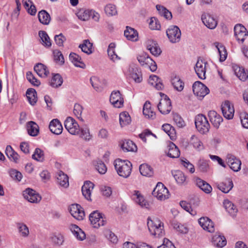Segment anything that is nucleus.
I'll return each instance as SVG.
<instances>
[{
	"label": "nucleus",
	"mask_w": 248,
	"mask_h": 248,
	"mask_svg": "<svg viewBox=\"0 0 248 248\" xmlns=\"http://www.w3.org/2000/svg\"><path fill=\"white\" fill-rule=\"evenodd\" d=\"M115 169L120 176L127 178L132 170V163L127 160L117 159L114 162Z\"/></svg>",
	"instance_id": "nucleus-1"
},
{
	"label": "nucleus",
	"mask_w": 248,
	"mask_h": 248,
	"mask_svg": "<svg viewBox=\"0 0 248 248\" xmlns=\"http://www.w3.org/2000/svg\"><path fill=\"white\" fill-rule=\"evenodd\" d=\"M147 226L149 231L152 235L161 237L164 234L163 224L158 219L153 220L148 218Z\"/></svg>",
	"instance_id": "nucleus-2"
},
{
	"label": "nucleus",
	"mask_w": 248,
	"mask_h": 248,
	"mask_svg": "<svg viewBox=\"0 0 248 248\" xmlns=\"http://www.w3.org/2000/svg\"><path fill=\"white\" fill-rule=\"evenodd\" d=\"M195 124L197 130L202 134L207 133L210 127L207 118L201 114H198L196 116Z\"/></svg>",
	"instance_id": "nucleus-3"
},
{
	"label": "nucleus",
	"mask_w": 248,
	"mask_h": 248,
	"mask_svg": "<svg viewBox=\"0 0 248 248\" xmlns=\"http://www.w3.org/2000/svg\"><path fill=\"white\" fill-rule=\"evenodd\" d=\"M91 224L94 228H99L107 223V219L105 216L97 211H94L89 216Z\"/></svg>",
	"instance_id": "nucleus-4"
},
{
	"label": "nucleus",
	"mask_w": 248,
	"mask_h": 248,
	"mask_svg": "<svg viewBox=\"0 0 248 248\" xmlns=\"http://www.w3.org/2000/svg\"><path fill=\"white\" fill-rule=\"evenodd\" d=\"M153 195L158 200L164 201L170 197L168 189L161 183L158 182L152 192Z\"/></svg>",
	"instance_id": "nucleus-5"
},
{
	"label": "nucleus",
	"mask_w": 248,
	"mask_h": 248,
	"mask_svg": "<svg viewBox=\"0 0 248 248\" xmlns=\"http://www.w3.org/2000/svg\"><path fill=\"white\" fill-rule=\"evenodd\" d=\"M209 68V63L202 59H198L194 67L195 71L198 77L201 79L206 78V72Z\"/></svg>",
	"instance_id": "nucleus-6"
},
{
	"label": "nucleus",
	"mask_w": 248,
	"mask_h": 248,
	"mask_svg": "<svg viewBox=\"0 0 248 248\" xmlns=\"http://www.w3.org/2000/svg\"><path fill=\"white\" fill-rule=\"evenodd\" d=\"M192 87L194 94L200 100L208 94L210 92L207 87L200 81L195 82Z\"/></svg>",
	"instance_id": "nucleus-7"
},
{
	"label": "nucleus",
	"mask_w": 248,
	"mask_h": 248,
	"mask_svg": "<svg viewBox=\"0 0 248 248\" xmlns=\"http://www.w3.org/2000/svg\"><path fill=\"white\" fill-rule=\"evenodd\" d=\"M162 99L157 107L159 111L163 114H168L171 109V102L169 98L165 94L160 93Z\"/></svg>",
	"instance_id": "nucleus-8"
},
{
	"label": "nucleus",
	"mask_w": 248,
	"mask_h": 248,
	"mask_svg": "<svg viewBox=\"0 0 248 248\" xmlns=\"http://www.w3.org/2000/svg\"><path fill=\"white\" fill-rule=\"evenodd\" d=\"M66 129L72 135H79L80 127L77 121L72 117H68L64 122Z\"/></svg>",
	"instance_id": "nucleus-9"
},
{
	"label": "nucleus",
	"mask_w": 248,
	"mask_h": 248,
	"mask_svg": "<svg viewBox=\"0 0 248 248\" xmlns=\"http://www.w3.org/2000/svg\"><path fill=\"white\" fill-rule=\"evenodd\" d=\"M131 199L137 204L142 208L149 209L150 205L149 202L145 199L144 196L138 190H134L131 195Z\"/></svg>",
	"instance_id": "nucleus-10"
},
{
	"label": "nucleus",
	"mask_w": 248,
	"mask_h": 248,
	"mask_svg": "<svg viewBox=\"0 0 248 248\" xmlns=\"http://www.w3.org/2000/svg\"><path fill=\"white\" fill-rule=\"evenodd\" d=\"M126 74L136 83H140L142 80L141 72L136 65H130L126 71Z\"/></svg>",
	"instance_id": "nucleus-11"
},
{
	"label": "nucleus",
	"mask_w": 248,
	"mask_h": 248,
	"mask_svg": "<svg viewBox=\"0 0 248 248\" xmlns=\"http://www.w3.org/2000/svg\"><path fill=\"white\" fill-rule=\"evenodd\" d=\"M167 35L170 41L173 43L178 42L181 38V32L176 26L170 27L166 31Z\"/></svg>",
	"instance_id": "nucleus-12"
},
{
	"label": "nucleus",
	"mask_w": 248,
	"mask_h": 248,
	"mask_svg": "<svg viewBox=\"0 0 248 248\" xmlns=\"http://www.w3.org/2000/svg\"><path fill=\"white\" fill-rule=\"evenodd\" d=\"M23 196L25 199L31 203H38L42 199L41 196L36 191L29 188L23 191Z\"/></svg>",
	"instance_id": "nucleus-13"
},
{
	"label": "nucleus",
	"mask_w": 248,
	"mask_h": 248,
	"mask_svg": "<svg viewBox=\"0 0 248 248\" xmlns=\"http://www.w3.org/2000/svg\"><path fill=\"white\" fill-rule=\"evenodd\" d=\"M221 110L224 117L231 120L233 118L234 108L233 104L228 100L225 101L221 105Z\"/></svg>",
	"instance_id": "nucleus-14"
},
{
	"label": "nucleus",
	"mask_w": 248,
	"mask_h": 248,
	"mask_svg": "<svg viewBox=\"0 0 248 248\" xmlns=\"http://www.w3.org/2000/svg\"><path fill=\"white\" fill-rule=\"evenodd\" d=\"M234 36L236 39L241 43H243L248 36V31L246 28L241 24H237L234 27Z\"/></svg>",
	"instance_id": "nucleus-15"
},
{
	"label": "nucleus",
	"mask_w": 248,
	"mask_h": 248,
	"mask_svg": "<svg viewBox=\"0 0 248 248\" xmlns=\"http://www.w3.org/2000/svg\"><path fill=\"white\" fill-rule=\"evenodd\" d=\"M69 211L71 215L76 219L82 220L85 216V213L83 208L78 204H73L69 207Z\"/></svg>",
	"instance_id": "nucleus-16"
},
{
	"label": "nucleus",
	"mask_w": 248,
	"mask_h": 248,
	"mask_svg": "<svg viewBox=\"0 0 248 248\" xmlns=\"http://www.w3.org/2000/svg\"><path fill=\"white\" fill-rule=\"evenodd\" d=\"M109 101L115 108H120L123 106L124 99L119 91H113L111 93Z\"/></svg>",
	"instance_id": "nucleus-17"
},
{
	"label": "nucleus",
	"mask_w": 248,
	"mask_h": 248,
	"mask_svg": "<svg viewBox=\"0 0 248 248\" xmlns=\"http://www.w3.org/2000/svg\"><path fill=\"white\" fill-rule=\"evenodd\" d=\"M227 162L230 168L234 171H238L241 169V162L233 155L227 156Z\"/></svg>",
	"instance_id": "nucleus-18"
},
{
	"label": "nucleus",
	"mask_w": 248,
	"mask_h": 248,
	"mask_svg": "<svg viewBox=\"0 0 248 248\" xmlns=\"http://www.w3.org/2000/svg\"><path fill=\"white\" fill-rule=\"evenodd\" d=\"M94 185L90 181H86L82 186L81 191L83 196L88 201H91V194L93 189Z\"/></svg>",
	"instance_id": "nucleus-19"
},
{
	"label": "nucleus",
	"mask_w": 248,
	"mask_h": 248,
	"mask_svg": "<svg viewBox=\"0 0 248 248\" xmlns=\"http://www.w3.org/2000/svg\"><path fill=\"white\" fill-rule=\"evenodd\" d=\"M201 18L204 25L209 29H214L217 26V20L208 14H202Z\"/></svg>",
	"instance_id": "nucleus-20"
},
{
	"label": "nucleus",
	"mask_w": 248,
	"mask_h": 248,
	"mask_svg": "<svg viewBox=\"0 0 248 248\" xmlns=\"http://www.w3.org/2000/svg\"><path fill=\"white\" fill-rule=\"evenodd\" d=\"M199 223L203 229L209 232H212L215 230L213 222L207 217H201L199 219Z\"/></svg>",
	"instance_id": "nucleus-21"
},
{
	"label": "nucleus",
	"mask_w": 248,
	"mask_h": 248,
	"mask_svg": "<svg viewBox=\"0 0 248 248\" xmlns=\"http://www.w3.org/2000/svg\"><path fill=\"white\" fill-rule=\"evenodd\" d=\"M68 228L75 237L79 240H83L86 238L85 232L77 225L71 224Z\"/></svg>",
	"instance_id": "nucleus-22"
},
{
	"label": "nucleus",
	"mask_w": 248,
	"mask_h": 248,
	"mask_svg": "<svg viewBox=\"0 0 248 248\" xmlns=\"http://www.w3.org/2000/svg\"><path fill=\"white\" fill-rule=\"evenodd\" d=\"M208 117L211 123L216 128H218L221 123L223 121L221 116L214 110L208 112Z\"/></svg>",
	"instance_id": "nucleus-23"
},
{
	"label": "nucleus",
	"mask_w": 248,
	"mask_h": 248,
	"mask_svg": "<svg viewBox=\"0 0 248 248\" xmlns=\"http://www.w3.org/2000/svg\"><path fill=\"white\" fill-rule=\"evenodd\" d=\"M190 146L197 151H201L204 149V145L200 139L197 136L193 135L191 136L189 140Z\"/></svg>",
	"instance_id": "nucleus-24"
},
{
	"label": "nucleus",
	"mask_w": 248,
	"mask_h": 248,
	"mask_svg": "<svg viewBox=\"0 0 248 248\" xmlns=\"http://www.w3.org/2000/svg\"><path fill=\"white\" fill-rule=\"evenodd\" d=\"M49 128L50 131L54 134L60 135L62 132V126L57 119L52 120L49 124Z\"/></svg>",
	"instance_id": "nucleus-25"
},
{
	"label": "nucleus",
	"mask_w": 248,
	"mask_h": 248,
	"mask_svg": "<svg viewBox=\"0 0 248 248\" xmlns=\"http://www.w3.org/2000/svg\"><path fill=\"white\" fill-rule=\"evenodd\" d=\"M233 186L232 181L230 178L225 179L223 182L218 184L217 185V188L225 193H228L232 188Z\"/></svg>",
	"instance_id": "nucleus-26"
},
{
	"label": "nucleus",
	"mask_w": 248,
	"mask_h": 248,
	"mask_svg": "<svg viewBox=\"0 0 248 248\" xmlns=\"http://www.w3.org/2000/svg\"><path fill=\"white\" fill-rule=\"evenodd\" d=\"M212 243L217 247L222 248L226 245L227 241L224 236L216 233L212 238Z\"/></svg>",
	"instance_id": "nucleus-27"
},
{
	"label": "nucleus",
	"mask_w": 248,
	"mask_h": 248,
	"mask_svg": "<svg viewBox=\"0 0 248 248\" xmlns=\"http://www.w3.org/2000/svg\"><path fill=\"white\" fill-rule=\"evenodd\" d=\"M223 206L227 212L232 217H235L238 212L236 206L231 201L226 199L223 202Z\"/></svg>",
	"instance_id": "nucleus-28"
},
{
	"label": "nucleus",
	"mask_w": 248,
	"mask_h": 248,
	"mask_svg": "<svg viewBox=\"0 0 248 248\" xmlns=\"http://www.w3.org/2000/svg\"><path fill=\"white\" fill-rule=\"evenodd\" d=\"M235 75L242 81H245L248 78V72L242 67L234 65L233 67Z\"/></svg>",
	"instance_id": "nucleus-29"
},
{
	"label": "nucleus",
	"mask_w": 248,
	"mask_h": 248,
	"mask_svg": "<svg viewBox=\"0 0 248 248\" xmlns=\"http://www.w3.org/2000/svg\"><path fill=\"white\" fill-rule=\"evenodd\" d=\"M57 182L59 185L64 187H67L69 186V178L68 176L63 171H59L56 175Z\"/></svg>",
	"instance_id": "nucleus-30"
},
{
	"label": "nucleus",
	"mask_w": 248,
	"mask_h": 248,
	"mask_svg": "<svg viewBox=\"0 0 248 248\" xmlns=\"http://www.w3.org/2000/svg\"><path fill=\"white\" fill-rule=\"evenodd\" d=\"M69 59L75 66L82 69L85 68V64L81 60V57L78 54L75 53H71L69 55Z\"/></svg>",
	"instance_id": "nucleus-31"
},
{
	"label": "nucleus",
	"mask_w": 248,
	"mask_h": 248,
	"mask_svg": "<svg viewBox=\"0 0 248 248\" xmlns=\"http://www.w3.org/2000/svg\"><path fill=\"white\" fill-rule=\"evenodd\" d=\"M149 84L155 88L157 90H161L164 88L161 79L155 75L150 76L148 79Z\"/></svg>",
	"instance_id": "nucleus-32"
},
{
	"label": "nucleus",
	"mask_w": 248,
	"mask_h": 248,
	"mask_svg": "<svg viewBox=\"0 0 248 248\" xmlns=\"http://www.w3.org/2000/svg\"><path fill=\"white\" fill-rule=\"evenodd\" d=\"M27 130L29 135L35 137L37 136L39 133V127L36 123L30 121L27 124Z\"/></svg>",
	"instance_id": "nucleus-33"
},
{
	"label": "nucleus",
	"mask_w": 248,
	"mask_h": 248,
	"mask_svg": "<svg viewBox=\"0 0 248 248\" xmlns=\"http://www.w3.org/2000/svg\"><path fill=\"white\" fill-rule=\"evenodd\" d=\"M143 114L147 118L154 119L155 117V113L151 108V105L149 101H146L143 107Z\"/></svg>",
	"instance_id": "nucleus-34"
},
{
	"label": "nucleus",
	"mask_w": 248,
	"mask_h": 248,
	"mask_svg": "<svg viewBox=\"0 0 248 248\" xmlns=\"http://www.w3.org/2000/svg\"><path fill=\"white\" fill-rule=\"evenodd\" d=\"M34 70L37 75L42 78H46L49 72L47 67L42 63H38L34 67Z\"/></svg>",
	"instance_id": "nucleus-35"
},
{
	"label": "nucleus",
	"mask_w": 248,
	"mask_h": 248,
	"mask_svg": "<svg viewBox=\"0 0 248 248\" xmlns=\"http://www.w3.org/2000/svg\"><path fill=\"white\" fill-rule=\"evenodd\" d=\"M196 185L205 193L208 194L210 193L212 190L211 186L205 181L199 178H197L195 180Z\"/></svg>",
	"instance_id": "nucleus-36"
},
{
	"label": "nucleus",
	"mask_w": 248,
	"mask_h": 248,
	"mask_svg": "<svg viewBox=\"0 0 248 248\" xmlns=\"http://www.w3.org/2000/svg\"><path fill=\"white\" fill-rule=\"evenodd\" d=\"M5 154L8 157L15 163L18 162L19 155L14 151L11 146L7 145L5 149Z\"/></svg>",
	"instance_id": "nucleus-37"
},
{
	"label": "nucleus",
	"mask_w": 248,
	"mask_h": 248,
	"mask_svg": "<svg viewBox=\"0 0 248 248\" xmlns=\"http://www.w3.org/2000/svg\"><path fill=\"white\" fill-rule=\"evenodd\" d=\"M167 155L171 158H177L180 156V152L178 148L173 142H170L168 146Z\"/></svg>",
	"instance_id": "nucleus-38"
},
{
	"label": "nucleus",
	"mask_w": 248,
	"mask_h": 248,
	"mask_svg": "<svg viewBox=\"0 0 248 248\" xmlns=\"http://www.w3.org/2000/svg\"><path fill=\"white\" fill-rule=\"evenodd\" d=\"M124 34L126 38L129 40L132 41H136L138 40V33L137 31L131 27H126Z\"/></svg>",
	"instance_id": "nucleus-39"
},
{
	"label": "nucleus",
	"mask_w": 248,
	"mask_h": 248,
	"mask_svg": "<svg viewBox=\"0 0 248 248\" xmlns=\"http://www.w3.org/2000/svg\"><path fill=\"white\" fill-rule=\"evenodd\" d=\"M214 45L218 51L220 61H225L227 57V53L224 46L218 42H215Z\"/></svg>",
	"instance_id": "nucleus-40"
},
{
	"label": "nucleus",
	"mask_w": 248,
	"mask_h": 248,
	"mask_svg": "<svg viewBox=\"0 0 248 248\" xmlns=\"http://www.w3.org/2000/svg\"><path fill=\"white\" fill-rule=\"evenodd\" d=\"M22 3L28 13L31 15H35L37 10L33 3L31 0H23Z\"/></svg>",
	"instance_id": "nucleus-41"
},
{
	"label": "nucleus",
	"mask_w": 248,
	"mask_h": 248,
	"mask_svg": "<svg viewBox=\"0 0 248 248\" xmlns=\"http://www.w3.org/2000/svg\"><path fill=\"white\" fill-rule=\"evenodd\" d=\"M26 96L29 103L32 105H34L37 101V93L35 89L32 88L28 89L26 92Z\"/></svg>",
	"instance_id": "nucleus-42"
},
{
	"label": "nucleus",
	"mask_w": 248,
	"mask_h": 248,
	"mask_svg": "<svg viewBox=\"0 0 248 248\" xmlns=\"http://www.w3.org/2000/svg\"><path fill=\"white\" fill-rule=\"evenodd\" d=\"M121 148L124 152H134L137 150V146L131 140H125L121 145Z\"/></svg>",
	"instance_id": "nucleus-43"
},
{
	"label": "nucleus",
	"mask_w": 248,
	"mask_h": 248,
	"mask_svg": "<svg viewBox=\"0 0 248 248\" xmlns=\"http://www.w3.org/2000/svg\"><path fill=\"white\" fill-rule=\"evenodd\" d=\"M38 35L41 40V44L46 47H49L51 46V42L47 33L44 31H40Z\"/></svg>",
	"instance_id": "nucleus-44"
},
{
	"label": "nucleus",
	"mask_w": 248,
	"mask_h": 248,
	"mask_svg": "<svg viewBox=\"0 0 248 248\" xmlns=\"http://www.w3.org/2000/svg\"><path fill=\"white\" fill-rule=\"evenodd\" d=\"M171 84L174 89L178 92H181L184 89L185 83L178 77H175L171 79Z\"/></svg>",
	"instance_id": "nucleus-45"
},
{
	"label": "nucleus",
	"mask_w": 248,
	"mask_h": 248,
	"mask_svg": "<svg viewBox=\"0 0 248 248\" xmlns=\"http://www.w3.org/2000/svg\"><path fill=\"white\" fill-rule=\"evenodd\" d=\"M50 239L53 244L57 246L62 245L64 242L63 235L58 232L52 233L50 237Z\"/></svg>",
	"instance_id": "nucleus-46"
},
{
	"label": "nucleus",
	"mask_w": 248,
	"mask_h": 248,
	"mask_svg": "<svg viewBox=\"0 0 248 248\" xmlns=\"http://www.w3.org/2000/svg\"><path fill=\"white\" fill-rule=\"evenodd\" d=\"M137 60L141 65L145 67L150 64V62H152V59L145 52H142L138 55Z\"/></svg>",
	"instance_id": "nucleus-47"
},
{
	"label": "nucleus",
	"mask_w": 248,
	"mask_h": 248,
	"mask_svg": "<svg viewBox=\"0 0 248 248\" xmlns=\"http://www.w3.org/2000/svg\"><path fill=\"white\" fill-rule=\"evenodd\" d=\"M78 135L80 138L87 141H89L92 137L90 134L89 128L87 125H85L80 128V132Z\"/></svg>",
	"instance_id": "nucleus-48"
},
{
	"label": "nucleus",
	"mask_w": 248,
	"mask_h": 248,
	"mask_svg": "<svg viewBox=\"0 0 248 248\" xmlns=\"http://www.w3.org/2000/svg\"><path fill=\"white\" fill-rule=\"evenodd\" d=\"M39 21L44 25H48L50 21V15L45 10H41L38 13Z\"/></svg>",
	"instance_id": "nucleus-49"
},
{
	"label": "nucleus",
	"mask_w": 248,
	"mask_h": 248,
	"mask_svg": "<svg viewBox=\"0 0 248 248\" xmlns=\"http://www.w3.org/2000/svg\"><path fill=\"white\" fill-rule=\"evenodd\" d=\"M162 129L170 137L171 140L176 138V133L174 128L170 124H164L162 126Z\"/></svg>",
	"instance_id": "nucleus-50"
},
{
	"label": "nucleus",
	"mask_w": 248,
	"mask_h": 248,
	"mask_svg": "<svg viewBox=\"0 0 248 248\" xmlns=\"http://www.w3.org/2000/svg\"><path fill=\"white\" fill-rule=\"evenodd\" d=\"M140 171L143 176L150 177L153 174V170L150 166L143 164L140 166Z\"/></svg>",
	"instance_id": "nucleus-51"
},
{
	"label": "nucleus",
	"mask_w": 248,
	"mask_h": 248,
	"mask_svg": "<svg viewBox=\"0 0 248 248\" xmlns=\"http://www.w3.org/2000/svg\"><path fill=\"white\" fill-rule=\"evenodd\" d=\"M156 8L161 16H163L167 19H171L172 18L171 13L165 7L160 5H157Z\"/></svg>",
	"instance_id": "nucleus-52"
},
{
	"label": "nucleus",
	"mask_w": 248,
	"mask_h": 248,
	"mask_svg": "<svg viewBox=\"0 0 248 248\" xmlns=\"http://www.w3.org/2000/svg\"><path fill=\"white\" fill-rule=\"evenodd\" d=\"M104 11L108 16H115L118 13L116 6L112 3L107 4L104 7Z\"/></svg>",
	"instance_id": "nucleus-53"
},
{
	"label": "nucleus",
	"mask_w": 248,
	"mask_h": 248,
	"mask_svg": "<svg viewBox=\"0 0 248 248\" xmlns=\"http://www.w3.org/2000/svg\"><path fill=\"white\" fill-rule=\"evenodd\" d=\"M17 227L20 235L23 237H27L30 231L28 227L24 223L19 222L17 223Z\"/></svg>",
	"instance_id": "nucleus-54"
},
{
	"label": "nucleus",
	"mask_w": 248,
	"mask_h": 248,
	"mask_svg": "<svg viewBox=\"0 0 248 248\" xmlns=\"http://www.w3.org/2000/svg\"><path fill=\"white\" fill-rule=\"evenodd\" d=\"M119 121L121 126L129 124L131 122V118L128 112H122L119 115Z\"/></svg>",
	"instance_id": "nucleus-55"
},
{
	"label": "nucleus",
	"mask_w": 248,
	"mask_h": 248,
	"mask_svg": "<svg viewBox=\"0 0 248 248\" xmlns=\"http://www.w3.org/2000/svg\"><path fill=\"white\" fill-rule=\"evenodd\" d=\"M79 47L83 52L88 54L93 52V44L88 40H84L83 43L80 45Z\"/></svg>",
	"instance_id": "nucleus-56"
},
{
	"label": "nucleus",
	"mask_w": 248,
	"mask_h": 248,
	"mask_svg": "<svg viewBox=\"0 0 248 248\" xmlns=\"http://www.w3.org/2000/svg\"><path fill=\"white\" fill-rule=\"evenodd\" d=\"M173 176L179 185L184 184L186 181V177L183 172L180 170H177L172 173Z\"/></svg>",
	"instance_id": "nucleus-57"
},
{
	"label": "nucleus",
	"mask_w": 248,
	"mask_h": 248,
	"mask_svg": "<svg viewBox=\"0 0 248 248\" xmlns=\"http://www.w3.org/2000/svg\"><path fill=\"white\" fill-rule=\"evenodd\" d=\"M63 80L60 75L55 74L52 78L50 82V85L53 88H57L62 84Z\"/></svg>",
	"instance_id": "nucleus-58"
},
{
	"label": "nucleus",
	"mask_w": 248,
	"mask_h": 248,
	"mask_svg": "<svg viewBox=\"0 0 248 248\" xmlns=\"http://www.w3.org/2000/svg\"><path fill=\"white\" fill-rule=\"evenodd\" d=\"M147 49L152 54L155 56L159 55L161 52L160 48L155 42H152L151 44H149L147 46Z\"/></svg>",
	"instance_id": "nucleus-59"
},
{
	"label": "nucleus",
	"mask_w": 248,
	"mask_h": 248,
	"mask_svg": "<svg viewBox=\"0 0 248 248\" xmlns=\"http://www.w3.org/2000/svg\"><path fill=\"white\" fill-rule=\"evenodd\" d=\"M83 107L79 104H75L74 107L73 113L75 116L81 122H83L84 120L81 117Z\"/></svg>",
	"instance_id": "nucleus-60"
},
{
	"label": "nucleus",
	"mask_w": 248,
	"mask_h": 248,
	"mask_svg": "<svg viewBox=\"0 0 248 248\" xmlns=\"http://www.w3.org/2000/svg\"><path fill=\"white\" fill-rule=\"evenodd\" d=\"M54 60L56 63L59 65H62L64 62V60L62 52L58 50L53 51Z\"/></svg>",
	"instance_id": "nucleus-61"
},
{
	"label": "nucleus",
	"mask_w": 248,
	"mask_h": 248,
	"mask_svg": "<svg viewBox=\"0 0 248 248\" xmlns=\"http://www.w3.org/2000/svg\"><path fill=\"white\" fill-rule=\"evenodd\" d=\"M173 120L174 124L179 127L182 128L186 125L183 118L178 114L174 113L173 114Z\"/></svg>",
	"instance_id": "nucleus-62"
},
{
	"label": "nucleus",
	"mask_w": 248,
	"mask_h": 248,
	"mask_svg": "<svg viewBox=\"0 0 248 248\" xmlns=\"http://www.w3.org/2000/svg\"><path fill=\"white\" fill-rule=\"evenodd\" d=\"M78 18L83 21H87L90 18V9L81 10L78 13Z\"/></svg>",
	"instance_id": "nucleus-63"
},
{
	"label": "nucleus",
	"mask_w": 248,
	"mask_h": 248,
	"mask_svg": "<svg viewBox=\"0 0 248 248\" xmlns=\"http://www.w3.org/2000/svg\"><path fill=\"white\" fill-rule=\"evenodd\" d=\"M32 157L37 161L40 162L43 161L44 159L43 151L39 148H36L32 155Z\"/></svg>",
	"instance_id": "nucleus-64"
}]
</instances>
